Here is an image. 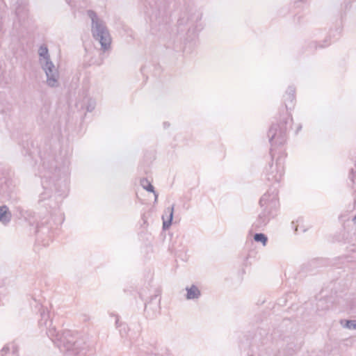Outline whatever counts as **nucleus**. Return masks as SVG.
<instances>
[{
	"instance_id": "nucleus-19",
	"label": "nucleus",
	"mask_w": 356,
	"mask_h": 356,
	"mask_svg": "<svg viewBox=\"0 0 356 356\" xmlns=\"http://www.w3.org/2000/svg\"><path fill=\"white\" fill-rule=\"evenodd\" d=\"M353 221L355 224H356V216L353 218Z\"/></svg>"
},
{
	"instance_id": "nucleus-8",
	"label": "nucleus",
	"mask_w": 356,
	"mask_h": 356,
	"mask_svg": "<svg viewBox=\"0 0 356 356\" xmlns=\"http://www.w3.org/2000/svg\"><path fill=\"white\" fill-rule=\"evenodd\" d=\"M269 221L268 213L266 211H262L258 216L257 219L254 222L253 226L259 229L267 225Z\"/></svg>"
},
{
	"instance_id": "nucleus-10",
	"label": "nucleus",
	"mask_w": 356,
	"mask_h": 356,
	"mask_svg": "<svg viewBox=\"0 0 356 356\" xmlns=\"http://www.w3.org/2000/svg\"><path fill=\"white\" fill-rule=\"evenodd\" d=\"M295 99V88L293 87H289L286 95H284V102L286 109H288L289 102L292 103Z\"/></svg>"
},
{
	"instance_id": "nucleus-20",
	"label": "nucleus",
	"mask_w": 356,
	"mask_h": 356,
	"mask_svg": "<svg viewBox=\"0 0 356 356\" xmlns=\"http://www.w3.org/2000/svg\"><path fill=\"white\" fill-rule=\"evenodd\" d=\"M164 126L166 127V126H169V124H167L166 122L164 123Z\"/></svg>"
},
{
	"instance_id": "nucleus-5",
	"label": "nucleus",
	"mask_w": 356,
	"mask_h": 356,
	"mask_svg": "<svg viewBox=\"0 0 356 356\" xmlns=\"http://www.w3.org/2000/svg\"><path fill=\"white\" fill-rule=\"evenodd\" d=\"M283 158L279 157L276 161V166L274 169L273 165H270V173L268 174L267 179L271 181L279 182L281 181L284 172V166L282 165Z\"/></svg>"
},
{
	"instance_id": "nucleus-12",
	"label": "nucleus",
	"mask_w": 356,
	"mask_h": 356,
	"mask_svg": "<svg viewBox=\"0 0 356 356\" xmlns=\"http://www.w3.org/2000/svg\"><path fill=\"white\" fill-rule=\"evenodd\" d=\"M115 324L118 327H120V333L122 337H125L127 335L128 327L126 324L119 323V319L117 318L115 321Z\"/></svg>"
},
{
	"instance_id": "nucleus-22",
	"label": "nucleus",
	"mask_w": 356,
	"mask_h": 356,
	"mask_svg": "<svg viewBox=\"0 0 356 356\" xmlns=\"http://www.w3.org/2000/svg\"><path fill=\"white\" fill-rule=\"evenodd\" d=\"M16 13H17V15H19V10H16Z\"/></svg>"
},
{
	"instance_id": "nucleus-16",
	"label": "nucleus",
	"mask_w": 356,
	"mask_h": 356,
	"mask_svg": "<svg viewBox=\"0 0 356 356\" xmlns=\"http://www.w3.org/2000/svg\"><path fill=\"white\" fill-rule=\"evenodd\" d=\"M345 327L348 329H356V321L355 320H348L346 321V324L344 325Z\"/></svg>"
},
{
	"instance_id": "nucleus-2",
	"label": "nucleus",
	"mask_w": 356,
	"mask_h": 356,
	"mask_svg": "<svg viewBox=\"0 0 356 356\" xmlns=\"http://www.w3.org/2000/svg\"><path fill=\"white\" fill-rule=\"evenodd\" d=\"M87 13L92 21L91 32L92 37L95 40L99 42L102 49L104 51L109 49L111 38L105 22L93 10H89Z\"/></svg>"
},
{
	"instance_id": "nucleus-7",
	"label": "nucleus",
	"mask_w": 356,
	"mask_h": 356,
	"mask_svg": "<svg viewBox=\"0 0 356 356\" xmlns=\"http://www.w3.org/2000/svg\"><path fill=\"white\" fill-rule=\"evenodd\" d=\"M12 218V214L9 211L7 206L3 205L0 207V222L3 225L8 224Z\"/></svg>"
},
{
	"instance_id": "nucleus-1",
	"label": "nucleus",
	"mask_w": 356,
	"mask_h": 356,
	"mask_svg": "<svg viewBox=\"0 0 356 356\" xmlns=\"http://www.w3.org/2000/svg\"><path fill=\"white\" fill-rule=\"evenodd\" d=\"M41 318L38 323L40 327L48 328L47 334L51 340L58 346L61 352L68 353L70 355H79L84 356L85 353L80 348L81 340H76L70 331H65L60 334L56 332V328L51 326V321H49V314L47 310L42 309L40 310Z\"/></svg>"
},
{
	"instance_id": "nucleus-3",
	"label": "nucleus",
	"mask_w": 356,
	"mask_h": 356,
	"mask_svg": "<svg viewBox=\"0 0 356 356\" xmlns=\"http://www.w3.org/2000/svg\"><path fill=\"white\" fill-rule=\"evenodd\" d=\"M39 62L47 76V84L51 88L59 86V72L50 59L48 48L42 45L38 49Z\"/></svg>"
},
{
	"instance_id": "nucleus-14",
	"label": "nucleus",
	"mask_w": 356,
	"mask_h": 356,
	"mask_svg": "<svg viewBox=\"0 0 356 356\" xmlns=\"http://www.w3.org/2000/svg\"><path fill=\"white\" fill-rule=\"evenodd\" d=\"M10 346H11V348H12V349H13V351L14 353L17 352V348H16V347L15 346V345H14V344H11V345L8 344V345H6V346H4V347L1 350V351H0V354H1L2 356H3L5 354H6L8 352H9V351H10Z\"/></svg>"
},
{
	"instance_id": "nucleus-15",
	"label": "nucleus",
	"mask_w": 356,
	"mask_h": 356,
	"mask_svg": "<svg viewBox=\"0 0 356 356\" xmlns=\"http://www.w3.org/2000/svg\"><path fill=\"white\" fill-rule=\"evenodd\" d=\"M95 105H96V103H95V100H93L92 99H88V105L86 106L87 111L88 112L92 111L95 109Z\"/></svg>"
},
{
	"instance_id": "nucleus-21",
	"label": "nucleus",
	"mask_w": 356,
	"mask_h": 356,
	"mask_svg": "<svg viewBox=\"0 0 356 356\" xmlns=\"http://www.w3.org/2000/svg\"><path fill=\"white\" fill-rule=\"evenodd\" d=\"M164 126L166 127V126H169V124H167L166 122L164 123Z\"/></svg>"
},
{
	"instance_id": "nucleus-18",
	"label": "nucleus",
	"mask_w": 356,
	"mask_h": 356,
	"mask_svg": "<svg viewBox=\"0 0 356 356\" xmlns=\"http://www.w3.org/2000/svg\"><path fill=\"white\" fill-rule=\"evenodd\" d=\"M157 295H155L153 298H152L151 299V301L149 302H148L147 304L145 305V309H147V307L149 306H150V305L152 304V302L154 300H156L157 298Z\"/></svg>"
},
{
	"instance_id": "nucleus-6",
	"label": "nucleus",
	"mask_w": 356,
	"mask_h": 356,
	"mask_svg": "<svg viewBox=\"0 0 356 356\" xmlns=\"http://www.w3.org/2000/svg\"><path fill=\"white\" fill-rule=\"evenodd\" d=\"M174 207H168L165 210V214L162 216L163 219V229H167L170 227L172 224L173 218Z\"/></svg>"
},
{
	"instance_id": "nucleus-17",
	"label": "nucleus",
	"mask_w": 356,
	"mask_h": 356,
	"mask_svg": "<svg viewBox=\"0 0 356 356\" xmlns=\"http://www.w3.org/2000/svg\"><path fill=\"white\" fill-rule=\"evenodd\" d=\"M267 200H268L267 195H266V194H265L260 199L259 204H261V207H263L265 204H266Z\"/></svg>"
},
{
	"instance_id": "nucleus-11",
	"label": "nucleus",
	"mask_w": 356,
	"mask_h": 356,
	"mask_svg": "<svg viewBox=\"0 0 356 356\" xmlns=\"http://www.w3.org/2000/svg\"><path fill=\"white\" fill-rule=\"evenodd\" d=\"M140 184L144 189L149 192L154 193L155 195V200H156L158 195L154 191V186L151 184V183L145 178H143L140 180Z\"/></svg>"
},
{
	"instance_id": "nucleus-13",
	"label": "nucleus",
	"mask_w": 356,
	"mask_h": 356,
	"mask_svg": "<svg viewBox=\"0 0 356 356\" xmlns=\"http://www.w3.org/2000/svg\"><path fill=\"white\" fill-rule=\"evenodd\" d=\"M254 240L257 242H261L265 246L267 243L268 238L262 233H257L254 235Z\"/></svg>"
},
{
	"instance_id": "nucleus-4",
	"label": "nucleus",
	"mask_w": 356,
	"mask_h": 356,
	"mask_svg": "<svg viewBox=\"0 0 356 356\" xmlns=\"http://www.w3.org/2000/svg\"><path fill=\"white\" fill-rule=\"evenodd\" d=\"M286 127L282 125L273 124L269 129L268 136L272 146L283 145L286 141Z\"/></svg>"
},
{
	"instance_id": "nucleus-9",
	"label": "nucleus",
	"mask_w": 356,
	"mask_h": 356,
	"mask_svg": "<svg viewBox=\"0 0 356 356\" xmlns=\"http://www.w3.org/2000/svg\"><path fill=\"white\" fill-rule=\"evenodd\" d=\"M186 290L187 291L186 298L188 300L198 298L201 295L200 291L195 285H192L191 287H187Z\"/></svg>"
}]
</instances>
